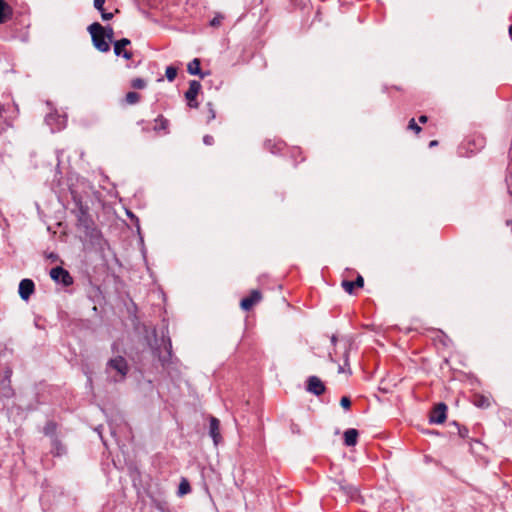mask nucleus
Segmentation results:
<instances>
[{
	"label": "nucleus",
	"mask_w": 512,
	"mask_h": 512,
	"mask_svg": "<svg viewBox=\"0 0 512 512\" xmlns=\"http://www.w3.org/2000/svg\"><path fill=\"white\" fill-rule=\"evenodd\" d=\"M131 86L134 89H144L146 87V81L142 78H134L131 81Z\"/></svg>",
	"instance_id": "obj_23"
},
{
	"label": "nucleus",
	"mask_w": 512,
	"mask_h": 512,
	"mask_svg": "<svg viewBox=\"0 0 512 512\" xmlns=\"http://www.w3.org/2000/svg\"><path fill=\"white\" fill-rule=\"evenodd\" d=\"M506 182H509V179H506ZM509 189L512 187V184L508 183Z\"/></svg>",
	"instance_id": "obj_43"
},
{
	"label": "nucleus",
	"mask_w": 512,
	"mask_h": 512,
	"mask_svg": "<svg viewBox=\"0 0 512 512\" xmlns=\"http://www.w3.org/2000/svg\"><path fill=\"white\" fill-rule=\"evenodd\" d=\"M165 76L168 81H174L177 76V68L174 66H168L165 71Z\"/></svg>",
	"instance_id": "obj_21"
},
{
	"label": "nucleus",
	"mask_w": 512,
	"mask_h": 512,
	"mask_svg": "<svg viewBox=\"0 0 512 512\" xmlns=\"http://www.w3.org/2000/svg\"><path fill=\"white\" fill-rule=\"evenodd\" d=\"M408 129L413 130L416 134L421 132V127L416 123L414 118H411L408 123Z\"/></svg>",
	"instance_id": "obj_25"
},
{
	"label": "nucleus",
	"mask_w": 512,
	"mask_h": 512,
	"mask_svg": "<svg viewBox=\"0 0 512 512\" xmlns=\"http://www.w3.org/2000/svg\"><path fill=\"white\" fill-rule=\"evenodd\" d=\"M50 277L56 283H61L65 287L73 284V278L70 273L60 266L51 269Z\"/></svg>",
	"instance_id": "obj_3"
},
{
	"label": "nucleus",
	"mask_w": 512,
	"mask_h": 512,
	"mask_svg": "<svg viewBox=\"0 0 512 512\" xmlns=\"http://www.w3.org/2000/svg\"><path fill=\"white\" fill-rule=\"evenodd\" d=\"M107 366L119 374V379L115 378V381L124 379L129 371L128 363L122 356H117L113 359H110Z\"/></svg>",
	"instance_id": "obj_2"
},
{
	"label": "nucleus",
	"mask_w": 512,
	"mask_h": 512,
	"mask_svg": "<svg viewBox=\"0 0 512 512\" xmlns=\"http://www.w3.org/2000/svg\"><path fill=\"white\" fill-rule=\"evenodd\" d=\"M130 40L127 38H122L118 41L114 42V53L116 56H121L127 60L131 59L133 54L131 51L127 50L126 47L130 45Z\"/></svg>",
	"instance_id": "obj_6"
},
{
	"label": "nucleus",
	"mask_w": 512,
	"mask_h": 512,
	"mask_svg": "<svg viewBox=\"0 0 512 512\" xmlns=\"http://www.w3.org/2000/svg\"><path fill=\"white\" fill-rule=\"evenodd\" d=\"M209 428H210V435L213 438L214 443L218 444V441L220 439V433H219L220 422H219V420L215 417H211Z\"/></svg>",
	"instance_id": "obj_12"
},
{
	"label": "nucleus",
	"mask_w": 512,
	"mask_h": 512,
	"mask_svg": "<svg viewBox=\"0 0 512 512\" xmlns=\"http://www.w3.org/2000/svg\"><path fill=\"white\" fill-rule=\"evenodd\" d=\"M7 379H8V383L7 384L4 383L5 381L2 382L1 394H2V396L6 397V398H9V397L12 396L13 392H12V389H11L10 384H9L10 383L9 375H7Z\"/></svg>",
	"instance_id": "obj_20"
},
{
	"label": "nucleus",
	"mask_w": 512,
	"mask_h": 512,
	"mask_svg": "<svg viewBox=\"0 0 512 512\" xmlns=\"http://www.w3.org/2000/svg\"><path fill=\"white\" fill-rule=\"evenodd\" d=\"M506 224H507L508 226L512 225V219H511V220H507V221H506Z\"/></svg>",
	"instance_id": "obj_42"
},
{
	"label": "nucleus",
	"mask_w": 512,
	"mask_h": 512,
	"mask_svg": "<svg viewBox=\"0 0 512 512\" xmlns=\"http://www.w3.org/2000/svg\"><path fill=\"white\" fill-rule=\"evenodd\" d=\"M467 433H468V430L466 428H464L463 430H459V434L463 438L466 437Z\"/></svg>",
	"instance_id": "obj_36"
},
{
	"label": "nucleus",
	"mask_w": 512,
	"mask_h": 512,
	"mask_svg": "<svg viewBox=\"0 0 512 512\" xmlns=\"http://www.w3.org/2000/svg\"><path fill=\"white\" fill-rule=\"evenodd\" d=\"M140 94L137 92H128L125 96V102L129 105H134L140 101Z\"/></svg>",
	"instance_id": "obj_18"
},
{
	"label": "nucleus",
	"mask_w": 512,
	"mask_h": 512,
	"mask_svg": "<svg viewBox=\"0 0 512 512\" xmlns=\"http://www.w3.org/2000/svg\"><path fill=\"white\" fill-rule=\"evenodd\" d=\"M348 367L349 366V363H348V352H345V361H344V365H339V368H338V372L339 373H344L346 372L345 370V367Z\"/></svg>",
	"instance_id": "obj_30"
},
{
	"label": "nucleus",
	"mask_w": 512,
	"mask_h": 512,
	"mask_svg": "<svg viewBox=\"0 0 512 512\" xmlns=\"http://www.w3.org/2000/svg\"><path fill=\"white\" fill-rule=\"evenodd\" d=\"M48 257H49L50 259H52V260L57 259V255H56V254H54V253H51Z\"/></svg>",
	"instance_id": "obj_40"
},
{
	"label": "nucleus",
	"mask_w": 512,
	"mask_h": 512,
	"mask_svg": "<svg viewBox=\"0 0 512 512\" xmlns=\"http://www.w3.org/2000/svg\"><path fill=\"white\" fill-rule=\"evenodd\" d=\"M10 12V7L4 0H0V24L4 23L7 15Z\"/></svg>",
	"instance_id": "obj_17"
},
{
	"label": "nucleus",
	"mask_w": 512,
	"mask_h": 512,
	"mask_svg": "<svg viewBox=\"0 0 512 512\" xmlns=\"http://www.w3.org/2000/svg\"><path fill=\"white\" fill-rule=\"evenodd\" d=\"M101 17L103 20L108 21L113 18V13L111 12H105V10L101 11Z\"/></svg>",
	"instance_id": "obj_32"
},
{
	"label": "nucleus",
	"mask_w": 512,
	"mask_h": 512,
	"mask_svg": "<svg viewBox=\"0 0 512 512\" xmlns=\"http://www.w3.org/2000/svg\"><path fill=\"white\" fill-rule=\"evenodd\" d=\"M224 17L221 14L215 15V17L210 21V25L212 27H219L223 21Z\"/></svg>",
	"instance_id": "obj_26"
},
{
	"label": "nucleus",
	"mask_w": 512,
	"mask_h": 512,
	"mask_svg": "<svg viewBox=\"0 0 512 512\" xmlns=\"http://www.w3.org/2000/svg\"><path fill=\"white\" fill-rule=\"evenodd\" d=\"M340 405L345 409L349 410L351 407V400L347 396H343L340 400Z\"/></svg>",
	"instance_id": "obj_27"
},
{
	"label": "nucleus",
	"mask_w": 512,
	"mask_h": 512,
	"mask_svg": "<svg viewBox=\"0 0 512 512\" xmlns=\"http://www.w3.org/2000/svg\"><path fill=\"white\" fill-rule=\"evenodd\" d=\"M438 144V141L437 140H432L430 143H429V146L430 147H434Z\"/></svg>",
	"instance_id": "obj_38"
},
{
	"label": "nucleus",
	"mask_w": 512,
	"mask_h": 512,
	"mask_svg": "<svg viewBox=\"0 0 512 512\" xmlns=\"http://www.w3.org/2000/svg\"><path fill=\"white\" fill-rule=\"evenodd\" d=\"M203 142L205 145H212L214 143V138L211 135H205L203 137Z\"/></svg>",
	"instance_id": "obj_33"
},
{
	"label": "nucleus",
	"mask_w": 512,
	"mask_h": 512,
	"mask_svg": "<svg viewBox=\"0 0 512 512\" xmlns=\"http://www.w3.org/2000/svg\"><path fill=\"white\" fill-rule=\"evenodd\" d=\"M55 119V116L50 114L46 117V122L51 125V121Z\"/></svg>",
	"instance_id": "obj_35"
},
{
	"label": "nucleus",
	"mask_w": 512,
	"mask_h": 512,
	"mask_svg": "<svg viewBox=\"0 0 512 512\" xmlns=\"http://www.w3.org/2000/svg\"><path fill=\"white\" fill-rule=\"evenodd\" d=\"M265 146L272 153H275L276 151L274 149H276L277 151H281L283 144L281 142H279L277 144L272 145V141L268 140V141L265 142Z\"/></svg>",
	"instance_id": "obj_24"
},
{
	"label": "nucleus",
	"mask_w": 512,
	"mask_h": 512,
	"mask_svg": "<svg viewBox=\"0 0 512 512\" xmlns=\"http://www.w3.org/2000/svg\"><path fill=\"white\" fill-rule=\"evenodd\" d=\"M106 39L109 41H112L113 39V29L112 28H108V30L106 31Z\"/></svg>",
	"instance_id": "obj_34"
},
{
	"label": "nucleus",
	"mask_w": 512,
	"mask_h": 512,
	"mask_svg": "<svg viewBox=\"0 0 512 512\" xmlns=\"http://www.w3.org/2000/svg\"><path fill=\"white\" fill-rule=\"evenodd\" d=\"M56 430H57V424L54 421H48L43 428V433L46 436H49L53 439L54 437H56L55 436Z\"/></svg>",
	"instance_id": "obj_16"
},
{
	"label": "nucleus",
	"mask_w": 512,
	"mask_h": 512,
	"mask_svg": "<svg viewBox=\"0 0 512 512\" xmlns=\"http://www.w3.org/2000/svg\"><path fill=\"white\" fill-rule=\"evenodd\" d=\"M307 391L320 396L325 392V385L317 376H310L307 381Z\"/></svg>",
	"instance_id": "obj_9"
},
{
	"label": "nucleus",
	"mask_w": 512,
	"mask_h": 512,
	"mask_svg": "<svg viewBox=\"0 0 512 512\" xmlns=\"http://www.w3.org/2000/svg\"><path fill=\"white\" fill-rule=\"evenodd\" d=\"M65 452H66V449H65L64 445L61 443V441L57 437H54L52 439L51 453L54 456H62Z\"/></svg>",
	"instance_id": "obj_14"
},
{
	"label": "nucleus",
	"mask_w": 512,
	"mask_h": 512,
	"mask_svg": "<svg viewBox=\"0 0 512 512\" xmlns=\"http://www.w3.org/2000/svg\"><path fill=\"white\" fill-rule=\"evenodd\" d=\"M341 286L348 294L354 293L355 284L353 281L343 280Z\"/></svg>",
	"instance_id": "obj_22"
},
{
	"label": "nucleus",
	"mask_w": 512,
	"mask_h": 512,
	"mask_svg": "<svg viewBox=\"0 0 512 512\" xmlns=\"http://www.w3.org/2000/svg\"><path fill=\"white\" fill-rule=\"evenodd\" d=\"M88 31L91 34L93 45L100 52H108L110 50V44L106 39V30L98 22L92 23L88 27Z\"/></svg>",
	"instance_id": "obj_1"
},
{
	"label": "nucleus",
	"mask_w": 512,
	"mask_h": 512,
	"mask_svg": "<svg viewBox=\"0 0 512 512\" xmlns=\"http://www.w3.org/2000/svg\"><path fill=\"white\" fill-rule=\"evenodd\" d=\"M4 106L0 104V117L3 116Z\"/></svg>",
	"instance_id": "obj_41"
},
{
	"label": "nucleus",
	"mask_w": 512,
	"mask_h": 512,
	"mask_svg": "<svg viewBox=\"0 0 512 512\" xmlns=\"http://www.w3.org/2000/svg\"><path fill=\"white\" fill-rule=\"evenodd\" d=\"M447 406L444 403L437 404L430 414V422L442 424L446 420Z\"/></svg>",
	"instance_id": "obj_8"
},
{
	"label": "nucleus",
	"mask_w": 512,
	"mask_h": 512,
	"mask_svg": "<svg viewBox=\"0 0 512 512\" xmlns=\"http://www.w3.org/2000/svg\"><path fill=\"white\" fill-rule=\"evenodd\" d=\"M201 63L198 58L193 59L187 65V71L191 75H198L200 78H204L205 74L201 71Z\"/></svg>",
	"instance_id": "obj_11"
},
{
	"label": "nucleus",
	"mask_w": 512,
	"mask_h": 512,
	"mask_svg": "<svg viewBox=\"0 0 512 512\" xmlns=\"http://www.w3.org/2000/svg\"><path fill=\"white\" fill-rule=\"evenodd\" d=\"M201 89V84L199 81L191 80L189 82V88L185 92V98L188 102V105L192 108L198 107V102L196 101L197 95Z\"/></svg>",
	"instance_id": "obj_4"
},
{
	"label": "nucleus",
	"mask_w": 512,
	"mask_h": 512,
	"mask_svg": "<svg viewBox=\"0 0 512 512\" xmlns=\"http://www.w3.org/2000/svg\"><path fill=\"white\" fill-rule=\"evenodd\" d=\"M190 490H191V487H190L189 482L186 479H183L179 484V488H178L179 495L183 496V495L189 493Z\"/></svg>",
	"instance_id": "obj_19"
},
{
	"label": "nucleus",
	"mask_w": 512,
	"mask_h": 512,
	"mask_svg": "<svg viewBox=\"0 0 512 512\" xmlns=\"http://www.w3.org/2000/svg\"><path fill=\"white\" fill-rule=\"evenodd\" d=\"M336 341H337V337H336L335 335H333V336L331 337V342H332V344H333V345H335V344H336Z\"/></svg>",
	"instance_id": "obj_39"
},
{
	"label": "nucleus",
	"mask_w": 512,
	"mask_h": 512,
	"mask_svg": "<svg viewBox=\"0 0 512 512\" xmlns=\"http://www.w3.org/2000/svg\"><path fill=\"white\" fill-rule=\"evenodd\" d=\"M427 120H428V118H427V116H425V115H422V116H420V117H419V122H420V123H426V122H427Z\"/></svg>",
	"instance_id": "obj_37"
},
{
	"label": "nucleus",
	"mask_w": 512,
	"mask_h": 512,
	"mask_svg": "<svg viewBox=\"0 0 512 512\" xmlns=\"http://www.w3.org/2000/svg\"><path fill=\"white\" fill-rule=\"evenodd\" d=\"M167 128H168V120L166 118H164L162 115L158 116L155 119L154 130L157 132H159V131L167 132Z\"/></svg>",
	"instance_id": "obj_15"
},
{
	"label": "nucleus",
	"mask_w": 512,
	"mask_h": 512,
	"mask_svg": "<svg viewBox=\"0 0 512 512\" xmlns=\"http://www.w3.org/2000/svg\"><path fill=\"white\" fill-rule=\"evenodd\" d=\"M353 282L357 288H362L364 286V279L361 275H358L356 280Z\"/></svg>",
	"instance_id": "obj_31"
},
{
	"label": "nucleus",
	"mask_w": 512,
	"mask_h": 512,
	"mask_svg": "<svg viewBox=\"0 0 512 512\" xmlns=\"http://www.w3.org/2000/svg\"><path fill=\"white\" fill-rule=\"evenodd\" d=\"M105 0H94V7L101 12L104 10Z\"/></svg>",
	"instance_id": "obj_29"
},
{
	"label": "nucleus",
	"mask_w": 512,
	"mask_h": 512,
	"mask_svg": "<svg viewBox=\"0 0 512 512\" xmlns=\"http://www.w3.org/2000/svg\"><path fill=\"white\" fill-rule=\"evenodd\" d=\"M216 113L211 103H208V116H207V122L212 121L215 119Z\"/></svg>",
	"instance_id": "obj_28"
},
{
	"label": "nucleus",
	"mask_w": 512,
	"mask_h": 512,
	"mask_svg": "<svg viewBox=\"0 0 512 512\" xmlns=\"http://www.w3.org/2000/svg\"><path fill=\"white\" fill-rule=\"evenodd\" d=\"M35 291V284L31 279H22L18 292L22 300L27 301Z\"/></svg>",
	"instance_id": "obj_7"
},
{
	"label": "nucleus",
	"mask_w": 512,
	"mask_h": 512,
	"mask_svg": "<svg viewBox=\"0 0 512 512\" xmlns=\"http://www.w3.org/2000/svg\"><path fill=\"white\" fill-rule=\"evenodd\" d=\"M358 431L354 428L347 429L344 432V443L346 446H355L357 443Z\"/></svg>",
	"instance_id": "obj_13"
},
{
	"label": "nucleus",
	"mask_w": 512,
	"mask_h": 512,
	"mask_svg": "<svg viewBox=\"0 0 512 512\" xmlns=\"http://www.w3.org/2000/svg\"><path fill=\"white\" fill-rule=\"evenodd\" d=\"M262 300V294L259 290H252L250 295L243 298L240 302V306L243 310L249 311L254 305L258 304Z\"/></svg>",
	"instance_id": "obj_5"
},
{
	"label": "nucleus",
	"mask_w": 512,
	"mask_h": 512,
	"mask_svg": "<svg viewBox=\"0 0 512 512\" xmlns=\"http://www.w3.org/2000/svg\"><path fill=\"white\" fill-rule=\"evenodd\" d=\"M339 487L349 500H357L359 498L358 489L355 486L346 482H340Z\"/></svg>",
	"instance_id": "obj_10"
}]
</instances>
